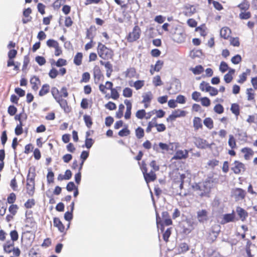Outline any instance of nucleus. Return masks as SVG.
<instances>
[{"label":"nucleus","mask_w":257,"mask_h":257,"mask_svg":"<svg viewBox=\"0 0 257 257\" xmlns=\"http://www.w3.org/2000/svg\"><path fill=\"white\" fill-rule=\"evenodd\" d=\"M141 34L140 27L138 25H135L132 31L126 36L125 39L128 43H133L140 39Z\"/></svg>","instance_id":"7"},{"label":"nucleus","mask_w":257,"mask_h":257,"mask_svg":"<svg viewBox=\"0 0 257 257\" xmlns=\"http://www.w3.org/2000/svg\"><path fill=\"white\" fill-rule=\"evenodd\" d=\"M189 250V246L187 243H181L177 247L179 254L184 253Z\"/></svg>","instance_id":"37"},{"label":"nucleus","mask_w":257,"mask_h":257,"mask_svg":"<svg viewBox=\"0 0 257 257\" xmlns=\"http://www.w3.org/2000/svg\"><path fill=\"white\" fill-rule=\"evenodd\" d=\"M236 211L240 219L242 221H244L246 220L247 217L248 216V213L245 210L240 207L238 206L236 207Z\"/></svg>","instance_id":"23"},{"label":"nucleus","mask_w":257,"mask_h":257,"mask_svg":"<svg viewBox=\"0 0 257 257\" xmlns=\"http://www.w3.org/2000/svg\"><path fill=\"white\" fill-rule=\"evenodd\" d=\"M67 72V70L65 68H60L58 71L55 68H52L49 72V76L52 79H55L58 75L64 76Z\"/></svg>","instance_id":"15"},{"label":"nucleus","mask_w":257,"mask_h":257,"mask_svg":"<svg viewBox=\"0 0 257 257\" xmlns=\"http://www.w3.org/2000/svg\"><path fill=\"white\" fill-rule=\"evenodd\" d=\"M124 106L123 104H120L118 106V109L116 112L115 116L117 118H120L122 117L123 114V110Z\"/></svg>","instance_id":"55"},{"label":"nucleus","mask_w":257,"mask_h":257,"mask_svg":"<svg viewBox=\"0 0 257 257\" xmlns=\"http://www.w3.org/2000/svg\"><path fill=\"white\" fill-rule=\"evenodd\" d=\"M69 224L70 223L68 224L66 229H68V228L69 227ZM53 225L54 226L57 228L60 232H65L66 230L65 227L59 218L56 217L53 218Z\"/></svg>","instance_id":"17"},{"label":"nucleus","mask_w":257,"mask_h":257,"mask_svg":"<svg viewBox=\"0 0 257 257\" xmlns=\"http://www.w3.org/2000/svg\"><path fill=\"white\" fill-rule=\"evenodd\" d=\"M156 117H154L152 121L149 122L148 126L146 128V132L149 133L152 131V128L154 127H156Z\"/></svg>","instance_id":"54"},{"label":"nucleus","mask_w":257,"mask_h":257,"mask_svg":"<svg viewBox=\"0 0 257 257\" xmlns=\"http://www.w3.org/2000/svg\"><path fill=\"white\" fill-rule=\"evenodd\" d=\"M32 13V10L30 8H28L25 9L23 11V16L25 18L23 19L22 22L23 24H27L29 22H31L32 18L30 16V15Z\"/></svg>","instance_id":"29"},{"label":"nucleus","mask_w":257,"mask_h":257,"mask_svg":"<svg viewBox=\"0 0 257 257\" xmlns=\"http://www.w3.org/2000/svg\"><path fill=\"white\" fill-rule=\"evenodd\" d=\"M47 46L49 48H56L59 45V43L54 39H49L46 42Z\"/></svg>","instance_id":"59"},{"label":"nucleus","mask_w":257,"mask_h":257,"mask_svg":"<svg viewBox=\"0 0 257 257\" xmlns=\"http://www.w3.org/2000/svg\"><path fill=\"white\" fill-rule=\"evenodd\" d=\"M50 91V85L48 84H44L40 89L39 95L43 96L48 93Z\"/></svg>","instance_id":"41"},{"label":"nucleus","mask_w":257,"mask_h":257,"mask_svg":"<svg viewBox=\"0 0 257 257\" xmlns=\"http://www.w3.org/2000/svg\"><path fill=\"white\" fill-rule=\"evenodd\" d=\"M241 152L244 154V158L246 160L249 159L254 153L252 149L248 147L242 148Z\"/></svg>","instance_id":"34"},{"label":"nucleus","mask_w":257,"mask_h":257,"mask_svg":"<svg viewBox=\"0 0 257 257\" xmlns=\"http://www.w3.org/2000/svg\"><path fill=\"white\" fill-rule=\"evenodd\" d=\"M83 119L87 127L90 128L93 124L91 116L85 114L83 116Z\"/></svg>","instance_id":"52"},{"label":"nucleus","mask_w":257,"mask_h":257,"mask_svg":"<svg viewBox=\"0 0 257 257\" xmlns=\"http://www.w3.org/2000/svg\"><path fill=\"white\" fill-rule=\"evenodd\" d=\"M24 124L23 122H19L18 124L15 129V133L17 136H20L22 135L23 133V126Z\"/></svg>","instance_id":"57"},{"label":"nucleus","mask_w":257,"mask_h":257,"mask_svg":"<svg viewBox=\"0 0 257 257\" xmlns=\"http://www.w3.org/2000/svg\"><path fill=\"white\" fill-rule=\"evenodd\" d=\"M19 209V206L17 204H12L9 207V212L14 215H16L18 210Z\"/></svg>","instance_id":"62"},{"label":"nucleus","mask_w":257,"mask_h":257,"mask_svg":"<svg viewBox=\"0 0 257 257\" xmlns=\"http://www.w3.org/2000/svg\"><path fill=\"white\" fill-rule=\"evenodd\" d=\"M95 27L93 25H91L88 29H87L86 32V39L90 40H93L95 35L93 32L95 31Z\"/></svg>","instance_id":"31"},{"label":"nucleus","mask_w":257,"mask_h":257,"mask_svg":"<svg viewBox=\"0 0 257 257\" xmlns=\"http://www.w3.org/2000/svg\"><path fill=\"white\" fill-rule=\"evenodd\" d=\"M172 38L174 41L178 43H182L185 41L186 35L181 31L176 30L172 34Z\"/></svg>","instance_id":"13"},{"label":"nucleus","mask_w":257,"mask_h":257,"mask_svg":"<svg viewBox=\"0 0 257 257\" xmlns=\"http://www.w3.org/2000/svg\"><path fill=\"white\" fill-rule=\"evenodd\" d=\"M231 31V30L227 27H224L221 28L220 31V36L224 39H228L230 37Z\"/></svg>","instance_id":"30"},{"label":"nucleus","mask_w":257,"mask_h":257,"mask_svg":"<svg viewBox=\"0 0 257 257\" xmlns=\"http://www.w3.org/2000/svg\"><path fill=\"white\" fill-rule=\"evenodd\" d=\"M89 135V133L87 132L86 133V138L85 141V146L88 149L92 147L94 143V141L92 139L88 138Z\"/></svg>","instance_id":"50"},{"label":"nucleus","mask_w":257,"mask_h":257,"mask_svg":"<svg viewBox=\"0 0 257 257\" xmlns=\"http://www.w3.org/2000/svg\"><path fill=\"white\" fill-rule=\"evenodd\" d=\"M124 104L126 105V111L124 113V118L125 119H129L131 116V110L132 108V104L131 102L127 99H125L124 101Z\"/></svg>","instance_id":"25"},{"label":"nucleus","mask_w":257,"mask_h":257,"mask_svg":"<svg viewBox=\"0 0 257 257\" xmlns=\"http://www.w3.org/2000/svg\"><path fill=\"white\" fill-rule=\"evenodd\" d=\"M35 168L31 167L27 177V193L30 196H33L35 192V178L36 177Z\"/></svg>","instance_id":"3"},{"label":"nucleus","mask_w":257,"mask_h":257,"mask_svg":"<svg viewBox=\"0 0 257 257\" xmlns=\"http://www.w3.org/2000/svg\"><path fill=\"white\" fill-rule=\"evenodd\" d=\"M35 200L34 199H29L24 204V206L27 209L32 208L35 205Z\"/></svg>","instance_id":"61"},{"label":"nucleus","mask_w":257,"mask_h":257,"mask_svg":"<svg viewBox=\"0 0 257 257\" xmlns=\"http://www.w3.org/2000/svg\"><path fill=\"white\" fill-rule=\"evenodd\" d=\"M195 144L198 148L201 149L210 148V145L208 143L207 141L200 138H198L195 139Z\"/></svg>","instance_id":"19"},{"label":"nucleus","mask_w":257,"mask_h":257,"mask_svg":"<svg viewBox=\"0 0 257 257\" xmlns=\"http://www.w3.org/2000/svg\"><path fill=\"white\" fill-rule=\"evenodd\" d=\"M92 74L95 84L98 83L100 81H102L104 79L103 74L102 73L100 67L98 65L94 66L92 69Z\"/></svg>","instance_id":"9"},{"label":"nucleus","mask_w":257,"mask_h":257,"mask_svg":"<svg viewBox=\"0 0 257 257\" xmlns=\"http://www.w3.org/2000/svg\"><path fill=\"white\" fill-rule=\"evenodd\" d=\"M175 116L177 117H184L186 115V111L180 109H176L172 112Z\"/></svg>","instance_id":"56"},{"label":"nucleus","mask_w":257,"mask_h":257,"mask_svg":"<svg viewBox=\"0 0 257 257\" xmlns=\"http://www.w3.org/2000/svg\"><path fill=\"white\" fill-rule=\"evenodd\" d=\"M190 70L195 75H199L201 74L204 71V68L201 65H198L194 68H191Z\"/></svg>","instance_id":"46"},{"label":"nucleus","mask_w":257,"mask_h":257,"mask_svg":"<svg viewBox=\"0 0 257 257\" xmlns=\"http://www.w3.org/2000/svg\"><path fill=\"white\" fill-rule=\"evenodd\" d=\"M203 123L209 130H211L214 127V122L211 117L205 118L203 120Z\"/></svg>","instance_id":"45"},{"label":"nucleus","mask_w":257,"mask_h":257,"mask_svg":"<svg viewBox=\"0 0 257 257\" xmlns=\"http://www.w3.org/2000/svg\"><path fill=\"white\" fill-rule=\"evenodd\" d=\"M173 174H175V176L177 177L174 178V183L179 185V188L180 190L183 189L184 183V179L186 178L185 174H180L178 172V169L174 170L173 171Z\"/></svg>","instance_id":"11"},{"label":"nucleus","mask_w":257,"mask_h":257,"mask_svg":"<svg viewBox=\"0 0 257 257\" xmlns=\"http://www.w3.org/2000/svg\"><path fill=\"white\" fill-rule=\"evenodd\" d=\"M193 126L195 131H197L199 130H201L203 128V124L202 123V119L200 117L195 116L193 119Z\"/></svg>","instance_id":"24"},{"label":"nucleus","mask_w":257,"mask_h":257,"mask_svg":"<svg viewBox=\"0 0 257 257\" xmlns=\"http://www.w3.org/2000/svg\"><path fill=\"white\" fill-rule=\"evenodd\" d=\"M143 99L142 103L144 105V107L147 108L150 106L151 102L153 98V95L151 91H148L144 93L142 95Z\"/></svg>","instance_id":"14"},{"label":"nucleus","mask_w":257,"mask_h":257,"mask_svg":"<svg viewBox=\"0 0 257 257\" xmlns=\"http://www.w3.org/2000/svg\"><path fill=\"white\" fill-rule=\"evenodd\" d=\"M65 112L69 113L71 110V107L68 104L67 101L63 98L56 101Z\"/></svg>","instance_id":"21"},{"label":"nucleus","mask_w":257,"mask_h":257,"mask_svg":"<svg viewBox=\"0 0 257 257\" xmlns=\"http://www.w3.org/2000/svg\"><path fill=\"white\" fill-rule=\"evenodd\" d=\"M121 87L120 86H117L115 88H113L110 90L111 94L109 96V94H106L105 97L108 98H111L114 100H117L119 97V94L118 90H120Z\"/></svg>","instance_id":"28"},{"label":"nucleus","mask_w":257,"mask_h":257,"mask_svg":"<svg viewBox=\"0 0 257 257\" xmlns=\"http://www.w3.org/2000/svg\"><path fill=\"white\" fill-rule=\"evenodd\" d=\"M51 94L56 101L68 96V92L66 87H63L60 91L56 87H52L51 89Z\"/></svg>","instance_id":"8"},{"label":"nucleus","mask_w":257,"mask_h":257,"mask_svg":"<svg viewBox=\"0 0 257 257\" xmlns=\"http://www.w3.org/2000/svg\"><path fill=\"white\" fill-rule=\"evenodd\" d=\"M237 7L241 11H246L249 9L250 4L247 1L243 0L237 6Z\"/></svg>","instance_id":"42"},{"label":"nucleus","mask_w":257,"mask_h":257,"mask_svg":"<svg viewBox=\"0 0 257 257\" xmlns=\"http://www.w3.org/2000/svg\"><path fill=\"white\" fill-rule=\"evenodd\" d=\"M30 83L32 85V88L34 91H37L39 89V85L40 84V81L38 77H34L30 80Z\"/></svg>","instance_id":"38"},{"label":"nucleus","mask_w":257,"mask_h":257,"mask_svg":"<svg viewBox=\"0 0 257 257\" xmlns=\"http://www.w3.org/2000/svg\"><path fill=\"white\" fill-rule=\"evenodd\" d=\"M147 113L144 109L138 110L136 113V116L140 119H142L146 117Z\"/></svg>","instance_id":"58"},{"label":"nucleus","mask_w":257,"mask_h":257,"mask_svg":"<svg viewBox=\"0 0 257 257\" xmlns=\"http://www.w3.org/2000/svg\"><path fill=\"white\" fill-rule=\"evenodd\" d=\"M246 191L240 188H235L232 191V196L236 201L242 200L245 199Z\"/></svg>","instance_id":"10"},{"label":"nucleus","mask_w":257,"mask_h":257,"mask_svg":"<svg viewBox=\"0 0 257 257\" xmlns=\"http://www.w3.org/2000/svg\"><path fill=\"white\" fill-rule=\"evenodd\" d=\"M197 218L200 223L207 221L209 219L208 211L206 209L199 210L197 212Z\"/></svg>","instance_id":"16"},{"label":"nucleus","mask_w":257,"mask_h":257,"mask_svg":"<svg viewBox=\"0 0 257 257\" xmlns=\"http://www.w3.org/2000/svg\"><path fill=\"white\" fill-rule=\"evenodd\" d=\"M251 70L249 69H247L245 72H243L239 76V79L237 80V82L240 84L243 83L247 79V75H250Z\"/></svg>","instance_id":"36"},{"label":"nucleus","mask_w":257,"mask_h":257,"mask_svg":"<svg viewBox=\"0 0 257 257\" xmlns=\"http://www.w3.org/2000/svg\"><path fill=\"white\" fill-rule=\"evenodd\" d=\"M89 156V152L83 151L82 152L80 158L81 159V163L80 164L79 170H81L84 161L87 159Z\"/></svg>","instance_id":"49"},{"label":"nucleus","mask_w":257,"mask_h":257,"mask_svg":"<svg viewBox=\"0 0 257 257\" xmlns=\"http://www.w3.org/2000/svg\"><path fill=\"white\" fill-rule=\"evenodd\" d=\"M135 134L136 137L139 139L143 138L145 136L144 129L140 126L136 129Z\"/></svg>","instance_id":"53"},{"label":"nucleus","mask_w":257,"mask_h":257,"mask_svg":"<svg viewBox=\"0 0 257 257\" xmlns=\"http://www.w3.org/2000/svg\"><path fill=\"white\" fill-rule=\"evenodd\" d=\"M246 95H247V99L248 101H252L253 102H255V93L252 88H247L246 89Z\"/></svg>","instance_id":"39"},{"label":"nucleus","mask_w":257,"mask_h":257,"mask_svg":"<svg viewBox=\"0 0 257 257\" xmlns=\"http://www.w3.org/2000/svg\"><path fill=\"white\" fill-rule=\"evenodd\" d=\"M163 65L164 61L160 60H158L154 66L152 65L150 70L151 75H153L155 71H160L163 67Z\"/></svg>","instance_id":"22"},{"label":"nucleus","mask_w":257,"mask_h":257,"mask_svg":"<svg viewBox=\"0 0 257 257\" xmlns=\"http://www.w3.org/2000/svg\"><path fill=\"white\" fill-rule=\"evenodd\" d=\"M113 88V83L111 82L108 81L105 82V85L100 84L99 85V89L103 94H105L106 93V89L111 90Z\"/></svg>","instance_id":"27"},{"label":"nucleus","mask_w":257,"mask_h":257,"mask_svg":"<svg viewBox=\"0 0 257 257\" xmlns=\"http://www.w3.org/2000/svg\"><path fill=\"white\" fill-rule=\"evenodd\" d=\"M16 199L17 197L16 194L14 193H11L8 196L7 201L11 205L14 204V203L15 202Z\"/></svg>","instance_id":"60"},{"label":"nucleus","mask_w":257,"mask_h":257,"mask_svg":"<svg viewBox=\"0 0 257 257\" xmlns=\"http://www.w3.org/2000/svg\"><path fill=\"white\" fill-rule=\"evenodd\" d=\"M27 118V114L24 112H21L19 114H17L15 116V119L16 120H18L19 122H22V120H26Z\"/></svg>","instance_id":"63"},{"label":"nucleus","mask_w":257,"mask_h":257,"mask_svg":"<svg viewBox=\"0 0 257 257\" xmlns=\"http://www.w3.org/2000/svg\"><path fill=\"white\" fill-rule=\"evenodd\" d=\"M10 240H7V232L3 229H0V241L5 242L3 245L4 252L10 254L13 253L12 256L10 257H19L21 254V250L18 247H15V242L19 239V233L16 229H13L10 231Z\"/></svg>","instance_id":"1"},{"label":"nucleus","mask_w":257,"mask_h":257,"mask_svg":"<svg viewBox=\"0 0 257 257\" xmlns=\"http://www.w3.org/2000/svg\"><path fill=\"white\" fill-rule=\"evenodd\" d=\"M231 170L235 174H239L245 171V165L239 161H235L232 164Z\"/></svg>","instance_id":"12"},{"label":"nucleus","mask_w":257,"mask_h":257,"mask_svg":"<svg viewBox=\"0 0 257 257\" xmlns=\"http://www.w3.org/2000/svg\"><path fill=\"white\" fill-rule=\"evenodd\" d=\"M136 74V71L135 68L131 67L124 72V75L126 77H134Z\"/></svg>","instance_id":"47"},{"label":"nucleus","mask_w":257,"mask_h":257,"mask_svg":"<svg viewBox=\"0 0 257 257\" xmlns=\"http://www.w3.org/2000/svg\"><path fill=\"white\" fill-rule=\"evenodd\" d=\"M251 14L249 11H241L239 14V18L241 20H247L251 18Z\"/></svg>","instance_id":"51"},{"label":"nucleus","mask_w":257,"mask_h":257,"mask_svg":"<svg viewBox=\"0 0 257 257\" xmlns=\"http://www.w3.org/2000/svg\"><path fill=\"white\" fill-rule=\"evenodd\" d=\"M235 217L234 211H232L231 213L224 214L223 216V220L226 223L232 222L235 220Z\"/></svg>","instance_id":"44"},{"label":"nucleus","mask_w":257,"mask_h":257,"mask_svg":"<svg viewBox=\"0 0 257 257\" xmlns=\"http://www.w3.org/2000/svg\"><path fill=\"white\" fill-rule=\"evenodd\" d=\"M51 64L52 66H56L57 67L62 68L63 66L67 65V62L66 59L59 58L56 61L53 60V61L51 62Z\"/></svg>","instance_id":"32"},{"label":"nucleus","mask_w":257,"mask_h":257,"mask_svg":"<svg viewBox=\"0 0 257 257\" xmlns=\"http://www.w3.org/2000/svg\"><path fill=\"white\" fill-rule=\"evenodd\" d=\"M71 209L70 211H68L65 212L64 214V218L65 220L70 221L73 218V211L74 208V202H72L70 205Z\"/></svg>","instance_id":"40"},{"label":"nucleus","mask_w":257,"mask_h":257,"mask_svg":"<svg viewBox=\"0 0 257 257\" xmlns=\"http://www.w3.org/2000/svg\"><path fill=\"white\" fill-rule=\"evenodd\" d=\"M153 83L156 87L163 85L161 77L159 75L155 76L153 79Z\"/></svg>","instance_id":"64"},{"label":"nucleus","mask_w":257,"mask_h":257,"mask_svg":"<svg viewBox=\"0 0 257 257\" xmlns=\"http://www.w3.org/2000/svg\"><path fill=\"white\" fill-rule=\"evenodd\" d=\"M97 52L99 57L103 60L111 59L114 55L113 50L101 42L98 43Z\"/></svg>","instance_id":"5"},{"label":"nucleus","mask_w":257,"mask_h":257,"mask_svg":"<svg viewBox=\"0 0 257 257\" xmlns=\"http://www.w3.org/2000/svg\"><path fill=\"white\" fill-rule=\"evenodd\" d=\"M230 110L232 113L236 116H238L240 113V109L239 105L236 103H232L231 106Z\"/></svg>","instance_id":"48"},{"label":"nucleus","mask_w":257,"mask_h":257,"mask_svg":"<svg viewBox=\"0 0 257 257\" xmlns=\"http://www.w3.org/2000/svg\"><path fill=\"white\" fill-rule=\"evenodd\" d=\"M189 152L188 150H178L176 152L174 156L172 158L173 160L186 159L188 157Z\"/></svg>","instance_id":"18"},{"label":"nucleus","mask_w":257,"mask_h":257,"mask_svg":"<svg viewBox=\"0 0 257 257\" xmlns=\"http://www.w3.org/2000/svg\"><path fill=\"white\" fill-rule=\"evenodd\" d=\"M162 219L159 216L158 213H156V223L157 225L161 226V230L162 232L164 230V226H168L172 224V221L167 211H164L162 213Z\"/></svg>","instance_id":"6"},{"label":"nucleus","mask_w":257,"mask_h":257,"mask_svg":"<svg viewBox=\"0 0 257 257\" xmlns=\"http://www.w3.org/2000/svg\"><path fill=\"white\" fill-rule=\"evenodd\" d=\"M212 181L207 179L205 181L196 184L193 188L195 190L200 191L199 195L201 197L208 196L210 192Z\"/></svg>","instance_id":"4"},{"label":"nucleus","mask_w":257,"mask_h":257,"mask_svg":"<svg viewBox=\"0 0 257 257\" xmlns=\"http://www.w3.org/2000/svg\"><path fill=\"white\" fill-rule=\"evenodd\" d=\"M83 55L82 52H77L74 57L73 63L76 66H80L82 63Z\"/></svg>","instance_id":"33"},{"label":"nucleus","mask_w":257,"mask_h":257,"mask_svg":"<svg viewBox=\"0 0 257 257\" xmlns=\"http://www.w3.org/2000/svg\"><path fill=\"white\" fill-rule=\"evenodd\" d=\"M143 155V152L140 151L137 156L135 157V159L140 161L142 160ZM138 164L147 183L153 182L157 179V175L155 172L159 170L160 167L155 160H152L150 163L149 166L152 168V169L149 172H148L147 164L145 161H142L141 162H139Z\"/></svg>","instance_id":"2"},{"label":"nucleus","mask_w":257,"mask_h":257,"mask_svg":"<svg viewBox=\"0 0 257 257\" xmlns=\"http://www.w3.org/2000/svg\"><path fill=\"white\" fill-rule=\"evenodd\" d=\"M218 234V231H215L212 229L208 233L207 240H208V241L212 242L216 240Z\"/></svg>","instance_id":"35"},{"label":"nucleus","mask_w":257,"mask_h":257,"mask_svg":"<svg viewBox=\"0 0 257 257\" xmlns=\"http://www.w3.org/2000/svg\"><path fill=\"white\" fill-rule=\"evenodd\" d=\"M228 144L231 149H235L237 148L236 140L232 135H230L229 136Z\"/></svg>","instance_id":"43"},{"label":"nucleus","mask_w":257,"mask_h":257,"mask_svg":"<svg viewBox=\"0 0 257 257\" xmlns=\"http://www.w3.org/2000/svg\"><path fill=\"white\" fill-rule=\"evenodd\" d=\"M183 14L185 16L189 17L196 12V9L193 5H188L184 8Z\"/></svg>","instance_id":"26"},{"label":"nucleus","mask_w":257,"mask_h":257,"mask_svg":"<svg viewBox=\"0 0 257 257\" xmlns=\"http://www.w3.org/2000/svg\"><path fill=\"white\" fill-rule=\"evenodd\" d=\"M101 65H103L106 69V75L109 78L113 72V66L109 61L104 62L102 60L100 61Z\"/></svg>","instance_id":"20"}]
</instances>
